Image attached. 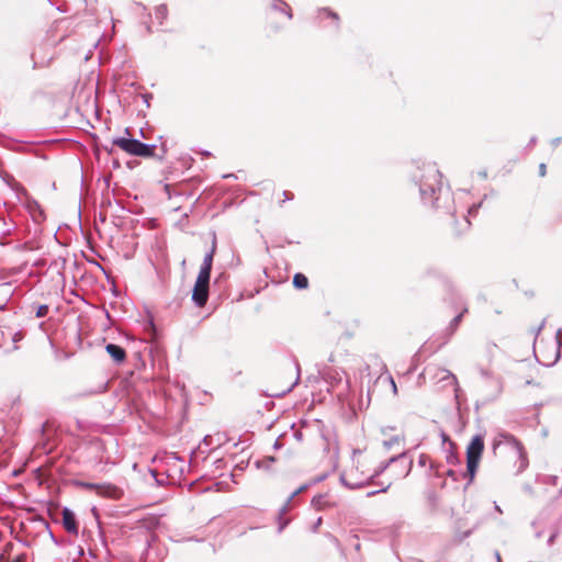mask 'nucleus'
I'll return each instance as SVG.
<instances>
[{
	"mask_svg": "<svg viewBox=\"0 0 562 562\" xmlns=\"http://www.w3.org/2000/svg\"><path fill=\"white\" fill-rule=\"evenodd\" d=\"M324 502H325V496L324 495H315L313 498H312V505L316 508V509H321L324 505Z\"/></svg>",
	"mask_w": 562,
	"mask_h": 562,
	"instance_id": "25",
	"label": "nucleus"
},
{
	"mask_svg": "<svg viewBox=\"0 0 562 562\" xmlns=\"http://www.w3.org/2000/svg\"><path fill=\"white\" fill-rule=\"evenodd\" d=\"M210 280L211 278H206L200 274L196 277L191 299L194 305L198 307H203L207 303L210 293Z\"/></svg>",
	"mask_w": 562,
	"mask_h": 562,
	"instance_id": "4",
	"label": "nucleus"
},
{
	"mask_svg": "<svg viewBox=\"0 0 562 562\" xmlns=\"http://www.w3.org/2000/svg\"><path fill=\"white\" fill-rule=\"evenodd\" d=\"M467 312H468V308H467V307H464V308L462 310V312H460L458 315H456V316L451 319V322H450L449 326H448V327H447V329H446V330L448 331L449 337H450V336H452V335H453V333L457 330V328H458L459 324L461 323V319H462L463 315H464Z\"/></svg>",
	"mask_w": 562,
	"mask_h": 562,
	"instance_id": "14",
	"label": "nucleus"
},
{
	"mask_svg": "<svg viewBox=\"0 0 562 562\" xmlns=\"http://www.w3.org/2000/svg\"><path fill=\"white\" fill-rule=\"evenodd\" d=\"M79 554L83 555V549L81 547L79 548Z\"/></svg>",
	"mask_w": 562,
	"mask_h": 562,
	"instance_id": "54",
	"label": "nucleus"
},
{
	"mask_svg": "<svg viewBox=\"0 0 562 562\" xmlns=\"http://www.w3.org/2000/svg\"><path fill=\"white\" fill-rule=\"evenodd\" d=\"M272 7L276 10H279V11H282V12L286 13L289 19L292 18L291 9H290L289 4L285 3L284 1H282V0H272Z\"/></svg>",
	"mask_w": 562,
	"mask_h": 562,
	"instance_id": "19",
	"label": "nucleus"
},
{
	"mask_svg": "<svg viewBox=\"0 0 562 562\" xmlns=\"http://www.w3.org/2000/svg\"><path fill=\"white\" fill-rule=\"evenodd\" d=\"M276 462V458L274 457H267V458H263L261 460H257L255 462V465L257 469H261V470H265V471H271V465L272 463Z\"/></svg>",
	"mask_w": 562,
	"mask_h": 562,
	"instance_id": "17",
	"label": "nucleus"
},
{
	"mask_svg": "<svg viewBox=\"0 0 562 562\" xmlns=\"http://www.w3.org/2000/svg\"><path fill=\"white\" fill-rule=\"evenodd\" d=\"M495 510H497V512L502 513L501 507H499L496 503H495Z\"/></svg>",
	"mask_w": 562,
	"mask_h": 562,
	"instance_id": "52",
	"label": "nucleus"
},
{
	"mask_svg": "<svg viewBox=\"0 0 562 562\" xmlns=\"http://www.w3.org/2000/svg\"><path fill=\"white\" fill-rule=\"evenodd\" d=\"M41 49H42V46L36 47L32 53V59L34 61V67H44V66L48 65L53 58L52 55L49 57L42 55Z\"/></svg>",
	"mask_w": 562,
	"mask_h": 562,
	"instance_id": "12",
	"label": "nucleus"
},
{
	"mask_svg": "<svg viewBox=\"0 0 562 562\" xmlns=\"http://www.w3.org/2000/svg\"><path fill=\"white\" fill-rule=\"evenodd\" d=\"M323 13H325L327 16H331L333 19L337 20L338 16L336 13L328 11L327 9L323 10Z\"/></svg>",
	"mask_w": 562,
	"mask_h": 562,
	"instance_id": "37",
	"label": "nucleus"
},
{
	"mask_svg": "<svg viewBox=\"0 0 562 562\" xmlns=\"http://www.w3.org/2000/svg\"><path fill=\"white\" fill-rule=\"evenodd\" d=\"M501 445H506L514 449L520 459L524 458V447L521 442L508 432H499L493 441V448L496 449Z\"/></svg>",
	"mask_w": 562,
	"mask_h": 562,
	"instance_id": "6",
	"label": "nucleus"
},
{
	"mask_svg": "<svg viewBox=\"0 0 562 562\" xmlns=\"http://www.w3.org/2000/svg\"><path fill=\"white\" fill-rule=\"evenodd\" d=\"M482 205V202L477 203V204H473L469 210H468V213L469 215H474L477 213V210L481 207Z\"/></svg>",
	"mask_w": 562,
	"mask_h": 562,
	"instance_id": "30",
	"label": "nucleus"
},
{
	"mask_svg": "<svg viewBox=\"0 0 562 562\" xmlns=\"http://www.w3.org/2000/svg\"><path fill=\"white\" fill-rule=\"evenodd\" d=\"M310 487V484H303L301 485L299 488H296L294 492H292L285 504L281 507L280 509V515H283L286 510H288V506L289 504L294 499L295 496H297L299 494H301L302 492L306 491L307 488Z\"/></svg>",
	"mask_w": 562,
	"mask_h": 562,
	"instance_id": "15",
	"label": "nucleus"
},
{
	"mask_svg": "<svg viewBox=\"0 0 562 562\" xmlns=\"http://www.w3.org/2000/svg\"><path fill=\"white\" fill-rule=\"evenodd\" d=\"M339 480H340V483L349 490H358V488L363 487L366 484H368V482L349 481V480H347V477L344 474L340 475Z\"/></svg>",
	"mask_w": 562,
	"mask_h": 562,
	"instance_id": "18",
	"label": "nucleus"
},
{
	"mask_svg": "<svg viewBox=\"0 0 562 562\" xmlns=\"http://www.w3.org/2000/svg\"><path fill=\"white\" fill-rule=\"evenodd\" d=\"M283 527H284L283 525H281V526L279 527V532H281V531H282Z\"/></svg>",
	"mask_w": 562,
	"mask_h": 562,
	"instance_id": "57",
	"label": "nucleus"
},
{
	"mask_svg": "<svg viewBox=\"0 0 562 562\" xmlns=\"http://www.w3.org/2000/svg\"><path fill=\"white\" fill-rule=\"evenodd\" d=\"M440 437L443 443L448 442L450 448H456V443L450 440L449 436L445 431H441Z\"/></svg>",
	"mask_w": 562,
	"mask_h": 562,
	"instance_id": "28",
	"label": "nucleus"
},
{
	"mask_svg": "<svg viewBox=\"0 0 562 562\" xmlns=\"http://www.w3.org/2000/svg\"><path fill=\"white\" fill-rule=\"evenodd\" d=\"M210 438H211L210 436H205V437L203 438V442L207 445V441H209V439H210Z\"/></svg>",
	"mask_w": 562,
	"mask_h": 562,
	"instance_id": "50",
	"label": "nucleus"
},
{
	"mask_svg": "<svg viewBox=\"0 0 562 562\" xmlns=\"http://www.w3.org/2000/svg\"><path fill=\"white\" fill-rule=\"evenodd\" d=\"M546 173H547V166L544 162H541L539 165V175H540V177H544Z\"/></svg>",
	"mask_w": 562,
	"mask_h": 562,
	"instance_id": "33",
	"label": "nucleus"
},
{
	"mask_svg": "<svg viewBox=\"0 0 562 562\" xmlns=\"http://www.w3.org/2000/svg\"><path fill=\"white\" fill-rule=\"evenodd\" d=\"M223 178H235V175H233V173L225 175V176H223Z\"/></svg>",
	"mask_w": 562,
	"mask_h": 562,
	"instance_id": "49",
	"label": "nucleus"
},
{
	"mask_svg": "<svg viewBox=\"0 0 562 562\" xmlns=\"http://www.w3.org/2000/svg\"><path fill=\"white\" fill-rule=\"evenodd\" d=\"M49 537L52 539V541L55 543V544H59V541L57 540V538L54 536V533L49 530Z\"/></svg>",
	"mask_w": 562,
	"mask_h": 562,
	"instance_id": "42",
	"label": "nucleus"
},
{
	"mask_svg": "<svg viewBox=\"0 0 562 562\" xmlns=\"http://www.w3.org/2000/svg\"><path fill=\"white\" fill-rule=\"evenodd\" d=\"M464 221H465L467 225L469 226L470 225V221L467 217H464Z\"/></svg>",
	"mask_w": 562,
	"mask_h": 562,
	"instance_id": "55",
	"label": "nucleus"
},
{
	"mask_svg": "<svg viewBox=\"0 0 562 562\" xmlns=\"http://www.w3.org/2000/svg\"><path fill=\"white\" fill-rule=\"evenodd\" d=\"M390 382H391V385H392L393 393L396 394L397 387H396V384H395V382H394L392 376H390Z\"/></svg>",
	"mask_w": 562,
	"mask_h": 562,
	"instance_id": "41",
	"label": "nucleus"
},
{
	"mask_svg": "<svg viewBox=\"0 0 562 562\" xmlns=\"http://www.w3.org/2000/svg\"><path fill=\"white\" fill-rule=\"evenodd\" d=\"M544 325H546V319H543V321L541 322V324L539 325V327L537 328V331H536V334H537V335L542 330V328L544 327Z\"/></svg>",
	"mask_w": 562,
	"mask_h": 562,
	"instance_id": "43",
	"label": "nucleus"
},
{
	"mask_svg": "<svg viewBox=\"0 0 562 562\" xmlns=\"http://www.w3.org/2000/svg\"><path fill=\"white\" fill-rule=\"evenodd\" d=\"M396 465H398V468H401L398 474L403 471V463H395Z\"/></svg>",
	"mask_w": 562,
	"mask_h": 562,
	"instance_id": "51",
	"label": "nucleus"
},
{
	"mask_svg": "<svg viewBox=\"0 0 562 562\" xmlns=\"http://www.w3.org/2000/svg\"><path fill=\"white\" fill-rule=\"evenodd\" d=\"M273 447H274L276 449H278V448H280V447H281V445H280L279 440H276V442H274V446H273Z\"/></svg>",
	"mask_w": 562,
	"mask_h": 562,
	"instance_id": "48",
	"label": "nucleus"
},
{
	"mask_svg": "<svg viewBox=\"0 0 562 562\" xmlns=\"http://www.w3.org/2000/svg\"><path fill=\"white\" fill-rule=\"evenodd\" d=\"M216 251V235L213 233L211 249L205 254L198 274L211 278L213 258Z\"/></svg>",
	"mask_w": 562,
	"mask_h": 562,
	"instance_id": "8",
	"label": "nucleus"
},
{
	"mask_svg": "<svg viewBox=\"0 0 562 562\" xmlns=\"http://www.w3.org/2000/svg\"><path fill=\"white\" fill-rule=\"evenodd\" d=\"M390 486H391V483H389L387 485H385L381 490L370 491V492L367 493V496L368 497H372V496H375L376 494H379L381 492H386L390 488Z\"/></svg>",
	"mask_w": 562,
	"mask_h": 562,
	"instance_id": "29",
	"label": "nucleus"
},
{
	"mask_svg": "<svg viewBox=\"0 0 562 562\" xmlns=\"http://www.w3.org/2000/svg\"><path fill=\"white\" fill-rule=\"evenodd\" d=\"M299 379H300V374H297V376L295 378V382L288 389V392H290L293 389V386L297 384Z\"/></svg>",
	"mask_w": 562,
	"mask_h": 562,
	"instance_id": "45",
	"label": "nucleus"
},
{
	"mask_svg": "<svg viewBox=\"0 0 562 562\" xmlns=\"http://www.w3.org/2000/svg\"><path fill=\"white\" fill-rule=\"evenodd\" d=\"M561 142H562V137H555V138L551 139V145L553 147H558L561 144Z\"/></svg>",
	"mask_w": 562,
	"mask_h": 562,
	"instance_id": "36",
	"label": "nucleus"
},
{
	"mask_svg": "<svg viewBox=\"0 0 562 562\" xmlns=\"http://www.w3.org/2000/svg\"><path fill=\"white\" fill-rule=\"evenodd\" d=\"M557 537H558V531L552 532L550 535V537L548 538V541H547L548 546H552L554 543Z\"/></svg>",
	"mask_w": 562,
	"mask_h": 562,
	"instance_id": "31",
	"label": "nucleus"
},
{
	"mask_svg": "<svg viewBox=\"0 0 562 562\" xmlns=\"http://www.w3.org/2000/svg\"><path fill=\"white\" fill-rule=\"evenodd\" d=\"M283 196L285 200H292L293 194L290 191H283Z\"/></svg>",
	"mask_w": 562,
	"mask_h": 562,
	"instance_id": "40",
	"label": "nucleus"
},
{
	"mask_svg": "<svg viewBox=\"0 0 562 562\" xmlns=\"http://www.w3.org/2000/svg\"><path fill=\"white\" fill-rule=\"evenodd\" d=\"M484 450V438L482 435H475L467 447V459L481 460Z\"/></svg>",
	"mask_w": 562,
	"mask_h": 562,
	"instance_id": "9",
	"label": "nucleus"
},
{
	"mask_svg": "<svg viewBox=\"0 0 562 562\" xmlns=\"http://www.w3.org/2000/svg\"><path fill=\"white\" fill-rule=\"evenodd\" d=\"M560 334H561V329H559L557 331V335H555V344H557L555 355H554V359L550 363V366L554 364L560 359V348H561V345H562L561 339H560Z\"/></svg>",
	"mask_w": 562,
	"mask_h": 562,
	"instance_id": "22",
	"label": "nucleus"
},
{
	"mask_svg": "<svg viewBox=\"0 0 562 562\" xmlns=\"http://www.w3.org/2000/svg\"><path fill=\"white\" fill-rule=\"evenodd\" d=\"M112 144L130 155L142 158L154 157L157 148L156 144H146L133 137H116L113 139Z\"/></svg>",
	"mask_w": 562,
	"mask_h": 562,
	"instance_id": "2",
	"label": "nucleus"
},
{
	"mask_svg": "<svg viewBox=\"0 0 562 562\" xmlns=\"http://www.w3.org/2000/svg\"><path fill=\"white\" fill-rule=\"evenodd\" d=\"M398 441H400L398 436H393L389 440H384L383 446L385 447L386 450H390Z\"/></svg>",
	"mask_w": 562,
	"mask_h": 562,
	"instance_id": "27",
	"label": "nucleus"
},
{
	"mask_svg": "<svg viewBox=\"0 0 562 562\" xmlns=\"http://www.w3.org/2000/svg\"><path fill=\"white\" fill-rule=\"evenodd\" d=\"M79 485L83 488L95 491L98 495L111 499H120L123 496V490L112 483L79 482Z\"/></svg>",
	"mask_w": 562,
	"mask_h": 562,
	"instance_id": "3",
	"label": "nucleus"
},
{
	"mask_svg": "<svg viewBox=\"0 0 562 562\" xmlns=\"http://www.w3.org/2000/svg\"><path fill=\"white\" fill-rule=\"evenodd\" d=\"M412 182L418 188L419 196L425 205L435 211L454 216L453 193L442 182V173L435 162H423L412 173Z\"/></svg>",
	"mask_w": 562,
	"mask_h": 562,
	"instance_id": "1",
	"label": "nucleus"
},
{
	"mask_svg": "<svg viewBox=\"0 0 562 562\" xmlns=\"http://www.w3.org/2000/svg\"><path fill=\"white\" fill-rule=\"evenodd\" d=\"M48 311H49V307L47 304H42L37 307L36 312H35V316L37 318H42V317H45L47 314H48Z\"/></svg>",
	"mask_w": 562,
	"mask_h": 562,
	"instance_id": "26",
	"label": "nucleus"
},
{
	"mask_svg": "<svg viewBox=\"0 0 562 562\" xmlns=\"http://www.w3.org/2000/svg\"><path fill=\"white\" fill-rule=\"evenodd\" d=\"M167 7L165 4H160L156 8L155 16L157 20H159L160 23H162V20L167 16Z\"/></svg>",
	"mask_w": 562,
	"mask_h": 562,
	"instance_id": "21",
	"label": "nucleus"
},
{
	"mask_svg": "<svg viewBox=\"0 0 562 562\" xmlns=\"http://www.w3.org/2000/svg\"><path fill=\"white\" fill-rule=\"evenodd\" d=\"M105 350L109 356L113 359V361L117 364L124 362L126 359V351L123 347L116 344H108L105 346Z\"/></svg>",
	"mask_w": 562,
	"mask_h": 562,
	"instance_id": "10",
	"label": "nucleus"
},
{
	"mask_svg": "<svg viewBox=\"0 0 562 562\" xmlns=\"http://www.w3.org/2000/svg\"><path fill=\"white\" fill-rule=\"evenodd\" d=\"M479 459H467V472L465 476H469V484L473 481L477 467H479Z\"/></svg>",
	"mask_w": 562,
	"mask_h": 562,
	"instance_id": "13",
	"label": "nucleus"
},
{
	"mask_svg": "<svg viewBox=\"0 0 562 562\" xmlns=\"http://www.w3.org/2000/svg\"><path fill=\"white\" fill-rule=\"evenodd\" d=\"M61 524H63L64 529L68 533L74 535V536H78L79 526H78V521H77L76 515L68 507H64L63 510H61Z\"/></svg>",
	"mask_w": 562,
	"mask_h": 562,
	"instance_id": "7",
	"label": "nucleus"
},
{
	"mask_svg": "<svg viewBox=\"0 0 562 562\" xmlns=\"http://www.w3.org/2000/svg\"><path fill=\"white\" fill-rule=\"evenodd\" d=\"M24 338V334L23 331L19 330V331H15L12 334V337H11V340H12V348L9 349L8 351H15L19 349L18 347V342L21 341L22 339Z\"/></svg>",
	"mask_w": 562,
	"mask_h": 562,
	"instance_id": "20",
	"label": "nucleus"
},
{
	"mask_svg": "<svg viewBox=\"0 0 562 562\" xmlns=\"http://www.w3.org/2000/svg\"><path fill=\"white\" fill-rule=\"evenodd\" d=\"M541 536H542V532H541V531L536 532V537H537V538H540Z\"/></svg>",
	"mask_w": 562,
	"mask_h": 562,
	"instance_id": "53",
	"label": "nucleus"
},
{
	"mask_svg": "<svg viewBox=\"0 0 562 562\" xmlns=\"http://www.w3.org/2000/svg\"><path fill=\"white\" fill-rule=\"evenodd\" d=\"M537 140V136H532L527 145V149H531L536 145Z\"/></svg>",
	"mask_w": 562,
	"mask_h": 562,
	"instance_id": "35",
	"label": "nucleus"
},
{
	"mask_svg": "<svg viewBox=\"0 0 562 562\" xmlns=\"http://www.w3.org/2000/svg\"><path fill=\"white\" fill-rule=\"evenodd\" d=\"M322 521H323L322 517H318V518H317V520H316V521L314 522V525L312 526V531H313V532H316V531H317V529H318V528H319V526L322 525Z\"/></svg>",
	"mask_w": 562,
	"mask_h": 562,
	"instance_id": "34",
	"label": "nucleus"
},
{
	"mask_svg": "<svg viewBox=\"0 0 562 562\" xmlns=\"http://www.w3.org/2000/svg\"><path fill=\"white\" fill-rule=\"evenodd\" d=\"M428 463H429V465H430V469H434V468H435V465H434V463L431 462V460H430L429 456H427V454H425V453H422V454L419 456V458H418V464H419L420 467H426Z\"/></svg>",
	"mask_w": 562,
	"mask_h": 562,
	"instance_id": "24",
	"label": "nucleus"
},
{
	"mask_svg": "<svg viewBox=\"0 0 562 562\" xmlns=\"http://www.w3.org/2000/svg\"><path fill=\"white\" fill-rule=\"evenodd\" d=\"M13 229H14V225H11V226L7 227V228L2 232V234H3L4 236H9Z\"/></svg>",
	"mask_w": 562,
	"mask_h": 562,
	"instance_id": "39",
	"label": "nucleus"
},
{
	"mask_svg": "<svg viewBox=\"0 0 562 562\" xmlns=\"http://www.w3.org/2000/svg\"><path fill=\"white\" fill-rule=\"evenodd\" d=\"M393 463H403V471L400 473V475L403 477H406L409 474L413 465L412 459L407 457L406 452H402L392 457L387 462L381 463L380 467L369 477V480H373L374 477L381 475Z\"/></svg>",
	"mask_w": 562,
	"mask_h": 562,
	"instance_id": "5",
	"label": "nucleus"
},
{
	"mask_svg": "<svg viewBox=\"0 0 562 562\" xmlns=\"http://www.w3.org/2000/svg\"><path fill=\"white\" fill-rule=\"evenodd\" d=\"M295 367H296V370H297V372H299V371H300V366H299V363H297V362H295Z\"/></svg>",
	"mask_w": 562,
	"mask_h": 562,
	"instance_id": "56",
	"label": "nucleus"
},
{
	"mask_svg": "<svg viewBox=\"0 0 562 562\" xmlns=\"http://www.w3.org/2000/svg\"><path fill=\"white\" fill-rule=\"evenodd\" d=\"M447 475L452 477L453 480H456L454 475H456V472L453 470H448L447 471Z\"/></svg>",
	"mask_w": 562,
	"mask_h": 562,
	"instance_id": "44",
	"label": "nucleus"
},
{
	"mask_svg": "<svg viewBox=\"0 0 562 562\" xmlns=\"http://www.w3.org/2000/svg\"><path fill=\"white\" fill-rule=\"evenodd\" d=\"M454 449H456V448H450V447H449V450H448V452H447V457H446L447 462H448L449 464H452V465H453V464L459 463V457L457 456V453H456Z\"/></svg>",
	"mask_w": 562,
	"mask_h": 562,
	"instance_id": "23",
	"label": "nucleus"
},
{
	"mask_svg": "<svg viewBox=\"0 0 562 562\" xmlns=\"http://www.w3.org/2000/svg\"><path fill=\"white\" fill-rule=\"evenodd\" d=\"M293 286L299 290H304L308 286V279L303 273H295L293 277Z\"/></svg>",
	"mask_w": 562,
	"mask_h": 562,
	"instance_id": "16",
	"label": "nucleus"
},
{
	"mask_svg": "<svg viewBox=\"0 0 562 562\" xmlns=\"http://www.w3.org/2000/svg\"><path fill=\"white\" fill-rule=\"evenodd\" d=\"M471 533H472V530H468V531L463 532L461 540L468 538Z\"/></svg>",
	"mask_w": 562,
	"mask_h": 562,
	"instance_id": "47",
	"label": "nucleus"
},
{
	"mask_svg": "<svg viewBox=\"0 0 562 562\" xmlns=\"http://www.w3.org/2000/svg\"><path fill=\"white\" fill-rule=\"evenodd\" d=\"M26 554L25 553H22V554H19L16 558H14L11 562H26Z\"/></svg>",
	"mask_w": 562,
	"mask_h": 562,
	"instance_id": "32",
	"label": "nucleus"
},
{
	"mask_svg": "<svg viewBox=\"0 0 562 562\" xmlns=\"http://www.w3.org/2000/svg\"><path fill=\"white\" fill-rule=\"evenodd\" d=\"M151 97L153 95L150 93L143 94L144 102L146 103L147 106H149V99H151Z\"/></svg>",
	"mask_w": 562,
	"mask_h": 562,
	"instance_id": "38",
	"label": "nucleus"
},
{
	"mask_svg": "<svg viewBox=\"0 0 562 562\" xmlns=\"http://www.w3.org/2000/svg\"><path fill=\"white\" fill-rule=\"evenodd\" d=\"M435 376L441 381V382H449L450 384H452L454 386V390L457 391L459 385H458V380L456 378V375L450 372L449 370L447 369H437V372L435 374Z\"/></svg>",
	"mask_w": 562,
	"mask_h": 562,
	"instance_id": "11",
	"label": "nucleus"
},
{
	"mask_svg": "<svg viewBox=\"0 0 562 562\" xmlns=\"http://www.w3.org/2000/svg\"><path fill=\"white\" fill-rule=\"evenodd\" d=\"M494 557H495V559H496V562H501V553H499V551H497V550H496V551L494 552Z\"/></svg>",
	"mask_w": 562,
	"mask_h": 562,
	"instance_id": "46",
	"label": "nucleus"
}]
</instances>
